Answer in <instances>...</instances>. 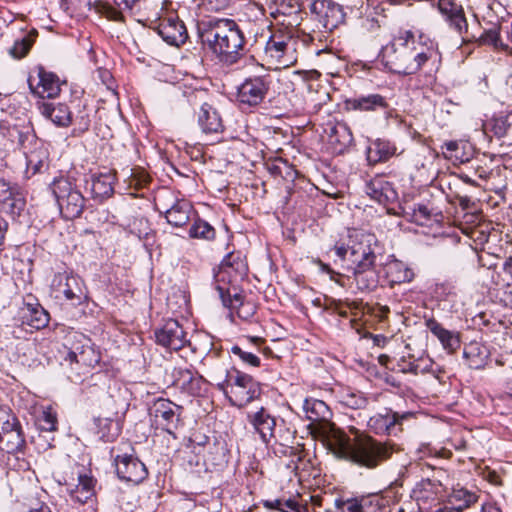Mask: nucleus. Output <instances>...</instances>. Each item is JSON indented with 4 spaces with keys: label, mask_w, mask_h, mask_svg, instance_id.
Wrapping results in <instances>:
<instances>
[{
    "label": "nucleus",
    "mask_w": 512,
    "mask_h": 512,
    "mask_svg": "<svg viewBox=\"0 0 512 512\" xmlns=\"http://www.w3.org/2000/svg\"><path fill=\"white\" fill-rule=\"evenodd\" d=\"M240 267H243V263L238 256H235L233 253H229L221 262V269H235L239 270Z\"/></svg>",
    "instance_id": "nucleus-49"
},
{
    "label": "nucleus",
    "mask_w": 512,
    "mask_h": 512,
    "mask_svg": "<svg viewBox=\"0 0 512 512\" xmlns=\"http://www.w3.org/2000/svg\"><path fill=\"white\" fill-rule=\"evenodd\" d=\"M25 440L21 429L0 433V449L7 453H15L22 449Z\"/></svg>",
    "instance_id": "nucleus-37"
},
{
    "label": "nucleus",
    "mask_w": 512,
    "mask_h": 512,
    "mask_svg": "<svg viewBox=\"0 0 512 512\" xmlns=\"http://www.w3.org/2000/svg\"><path fill=\"white\" fill-rule=\"evenodd\" d=\"M50 187L60 213L65 219L72 220L82 214L85 198L70 178H56Z\"/></svg>",
    "instance_id": "nucleus-7"
},
{
    "label": "nucleus",
    "mask_w": 512,
    "mask_h": 512,
    "mask_svg": "<svg viewBox=\"0 0 512 512\" xmlns=\"http://www.w3.org/2000/svg\"><path fill=\"white\" fill-rule=\"evenodd\" d=\"M231 353L238 356L244 363L254 367L260 365V359L255 354L242 350L239 346L234 345L231 347Z\"/></svg>",
    "instance_id": "nucleus-48"
},
{
    "label": "nucleus",
    "mask_w": 512,
    "mask_h": 512,
    "mask_svg": "<svg viewBox=\"0 0 512 512\" xmlns=\"http://www.w3.org/2000/svg\"><path fill=\"white\" fill-rule=\"evenodd\" d=\"M198 123L205 133H218L223 130V124L218 111L204 103L198 114Z\"/></svg>",
    "instance_id": "nucleus-26"
},
{
    "label": "nucleus",
    "mask_w": 512,
    "mask_h": 512,
    "mask_svg": "<svg viewBox=\"0 0 512 512\" xmlns=\"http://www.w3.org/2000/svg\"><path fill=\"white\" fill-rule=\"evenodd\" d=\"M203 44L211 50L224 65L239 61L244 47V36L235 21L231 19L210 20L201 33Z\"/></svg>",
    "instance_id": "nucleus-3"
},
{
    "label": "nucleus",
    "mask_w": 512,
    "mask_h": 512,
    "mask_svg": "<svg viewBox=\"0 0 512 512\" xmlns=\"http://www.w3.org/2000/svg\"><path fill=\"white\" fill-rule=\"evenodd\" d=\"M191 238L212 240L215 237L214 228L206 221L198 219L189 229Z\"/></svg>",
    "instance_id": "nucleus-41"
},
{
    "label": "nucleus",
    "mask_w": 512,
    "mask_h": 512,
    "mask_svg": "<svg viewBox=\"0 0 512 512\" xmlns=\"http://www.w3.org/2000/svg\"><path fill=\"white\" fill-rule=\"evenodd\" d=\"M298 44L292 29L273 30L266 40L263 60L271 69L289 67L297 62Z\"/></svg>",
    "instance_id": "nucleus-4"
},
{
    "label": "nucleus",
    "mask_w": 512,
    "mask_h": 512,
    "mask_svg": "<svg viewBox=\"0 0 512 512\" xmlns=\"http://www.w3.org/2000/svg\"><path fill=\"white\" fill-rule=\"evenodd\" d=\"M346 104L351 110L364 112H373L379 109H386L388 107L386 99L380 94H369L366 96L355 97L349 99Z\"/></svg>",
    "instance_id": "nucleus-25"
},
{
    "label": "nucleus",
    "mask_w": 512,
    "mask_h": 512,
    "mask_svg": "<svg viewBox=\"0 0 512 512\" xmlns=\"http://www.w3.org/2000/svg\"><path fill=\"white\" fill-rule=\"evenodd\" d=\"M192 380V373L189 370L173 369L171 379H168V372H165L164 382L170 386L185 388V386Z\"/></svg>",
    "instance_id": "nucleus-43"
},
{
    "label": "nucleus",
    "mask_w": 512,
    "mask_h": 512,
    "mask_svg": "<svg viewBox=\"0 0 512 512\" xmlns=\"http://www.w3.org/2000/svg\"><path fill=\"white\" fill-rule=\"evenodd\" d=\"M480 39L483 43L497 46L499 40V32L495 28L487 30L481 35Z\"/></svg>",
    "instance_id": "nucleus-52"
},
{
    "label": "nucleus",
    "mask_w": 512,
    "mask_h": 512,
    "mask_svg": "<svg viewBox=\"0 0 512 512\" xmlns=\"http://www.w3.org/2000/svg\"><path fill=\"white\" fill-rule=\"evenodd\" d=\"M303 507L295 499H283L280 512H301Z\"/></svg>",
    "instance_id": "nucleus-53"
},
{
    "label": "nucleus",
    "mask_w": 512,
    "mask_h": 512,
    "mask_svg": "<svg viewBox=\"0 0 512 512\" xmlns=\"http://www.w3.org/2000/svg\"><path fill=\"white\" fill-rule=\"evenodd\" d=\"M377 240L373 234L356 235L351 244L346 248L344 245H335L336 255L341 260H347L354 269L375 266Z\"/></svg>",
    "instance_id": "nucleus-6"
},
{
    "label": "nucleus",
    "mask_w": 512,
    "mask_h": 512,
    "mask_svg": "<svg viewBox=\"0 0 512 512\" xmlns=\"http://www.w3.org/2000/svg\"><path fill=\"white\" fill-rule=\"evenodd\" d=\"M399 450L400 447L392 441H378L371 436L357 434L354 439L339 437L335 453L355 465L375 469Z\"/></svg>",
    "instance_id": "nucleus-2"
},
{
    "label": "nucleus",
    "mask_w": 512,
    "mask_h": 512,
    "mask_svg": "<svg viewBox=\"0 0 512 512\" xmlns=\"http://www.w3.org/2000/svg\"><path fill=\"white\" fill-rule=\"evenodd\" d=\"M413 416L411 412L398 413L392 409L385 408L382 412L370 417L368 420V426L376 434H388L395 435L398 431H401L400 426L404 420H407Z\"/></svg>",
    "instance_id": "nucleus-14"
},
{
    "label": "nucleus",
    "mask_w": 512,
    "mask_h": 512,
    "mask_svg": "<svg viewBox=\"0 0 512 512\" xmlns=\"http://www.w3.org/2000/svg\"><path fill=\"white\" fill-rule=\"evenodd\" d=\"M510 127L507 118L499 117L494 120L493 131L496 136L503 137L507 134V131Z\"/></svg>",
    "instance_id": "nucleus-50"
},
{
    "label": "nucleus",
    "mask_w": 512,
    "mask_h": 512,
    "mask_svg": "<svg viewBox=\"0 0 512 512\" xmlns=\"http://www.w3.org/2000/svg\"><path fill=\"white\" fill-rule=\"evenodd\" d=\"M354 282L360 292H371L378 287L379 273L375 266L354 269Z\"/></svg>",
    "instance_id": "nucleus-30"
},
{
    "label": "nucleus",
    "mask_w": 512,
    "mask_h": 512,
    "mask_svg": "<svg viewBox=\"0 0 512 512\" xmlns=\"http://www.w3.org/2000/svg\"><path fill=\"white\" fill-rule=\"evenodd\" d=\"M180 411V406L162 398V420L167 422L166 425L162 424V430L173 434L179 423Z\"/></svg>",
    "instance_id": "nucleus-35"
},
{
    "label": "nucleus",
    "mask_w": 512,
    "mask_h": 512,
    "mask_svg": "<svg viewBox=\"0 0 512 512\" xmlns=\"http://www.w3.org/2000/svg\"><path fill=\"white\" fill-rule=\"evenodd\" d=\"M20 429V424L15 416L10 415L6 410H0V433H9Z\"/></svg>",
    "instance_id": "nucleus-46"
},
{
    "label": "nucleus",
    "mask_w": 512,
    "mask_h": 512,
    "mask_svg": "<svg viewBox=\"0 0 512 512\" xmlns=\"http://www.w3.org/2000/svg\"><path fill=\"white\" fill-rule=\"evenodd\" d=\"M95 432L104 442L114 441L121 432V426L113 417L98 416L94 418Z\"/></svg>",
    "instance_id": "nucleus-31"
},
{
    "label": "nucleus",
    "mask_w": 512,
    "mask_h": 512,
    "mask_svg": "<svg viewBox=\"0 0 512 512\" xmlns=\"http://www.w3.org/2000/svg\"><path fill=\"white\" fill-rule=\"evenodd\" d=\"M310 11L326 30L332 31L343 23L345 14L340 5L332 0H314Z\"/></svg>",
    "instance_id": "nucleus-13"
},
{
    "label": "nucleus",
    "mask_w": 512,
    "mask_h": 512,
    "mask_svg": "<svg viewBox=\"0 0 512 512\" xmlns=\"http://www.w3.org/2000/svg\"><path fill=\"white\" fill-rule=\"evenodd\" d=\"M77 480V484L67 483L66 490L73 501L84 504L95 495L96 480L86 473H79Z\"/></svg>",
    "instance_id": "nucleus-20"
},
{
    "label": "nucleus",
    "mask_w": 512,
    "mask_h": 512,
    "mask_svg": "<svg viewBox=\"0 0 512 512\" xmlns=\"http://www.w3.org/2000/svg\"><path fill=\"white\" fill-rule=\"evenodd\" d=\"M463 357L466 364L471 369H481L485 366L488 353L487 349L477 342H472L465 346Z\"/></svg>",
    "instance_id": "nucleus-34"
},
{
    "label": "nucleus",
    "mask_w": 512,
    "mask_h": 512,
    "mask_svg": "<svg viewBox=\"0 0 512 512\" xmlns=\"http://www.w3.org/2000/svg\"><path fill=\"white\" fill-rule=\"evenodd\" d=\"M115 176L111 173H103L92 176L91 192L94 198L104 199L114 192Z\"/></svg>",
    "instance_id": "nucleus-33"
},
{
    "label": "nucleus",
    "mask_w": 512,
    "mask_h": 512,
    "mask_svg": "<svg viewBox=\"0 0 512 512\" xmlns=\"http://www.w3.org/2000/svg\"><path fill=\"white\" fill-rule=\"evenodd\" d=\"M282 501H283V499H275V500H271V501H265L264 505L267 508L275 509V510L280 511L281 510Z\"/></svg>",
    "instance_id": "nucleus-58"
},
{
    "label": "nucleus",
    "mask_w": 512,
    "mask_h": 512,
    "mask_svg": "<svg viewBox=\"0 0 512 512\" xmlns=\"http://www.w3.org/2000/svg\"><path fill=\"white\" fill-rule=\"evenodd\" d=\"M39 426L45 431H55L57 429L56 414L51 409L43 411L42 417L39 420Z\"/></svg>",
    "instance_id": "nucleus-47"
},
{
    "label": "nucleus",
    "mask_w": 512,
    "mask_h": 512,
    "mask_svg": "<svg viewBox=\"0 0 512 512\" xmlns=\"http://www.w3.org/2000/svg\"><path fill=\"white\" fill-rule=\"evenodd\" d=\"M329 139L331 143L339 145V149L349 147L353 143V134L344 122H338L330 129Z\"/></svg>",
    "instance_id": "nucleus-36"
},
{
    "label": "nucleus",
    "mask_w": 512,
    "mask_h": 512,
    "mask_svg": "<svg viewBox=\"0 0 512 512\" xmlns=\"http://www.w3.org/2000/svg\"><path fill=\"white\" fill-rule=\"evenodd\" d=\"M216 290L222 304L231 311L235 310L240 319L247 321L254 316L256 312L255 305L251 302H245L240 293L234 290V293L232 294L229 289L225 290L221 286H217Z\"/></svg>",
    "instance_id": "nucleus-18"
},
{
    "label": "nucleus",
    "mask_w": 512,
    "mask_h": 512,
    "mask_svg": "<svg viewBox=\"0 0 512 512\" xmlns=\"http://www.w3.org/2000/svg\"><path fill=\"white\" fill-rule=\"evenodd\" d=\"M387 275L392 283L410 282L414 278L413 271L401 261H393L387 266Z\"/></svg>",
    "instance_id": "nucleus-38"
},
{
    "label": "nucleus",
    "mask_w": 512,
    "mask_h": 512,
    "mask_svg": "<svg viewBox=\"0 0 512 512\" xmlns=\"http://www.w3.org/2000/svg\"><path fill=\"white\" fill-rule=\"evenodd\" d=\"M37 34L38 33L36 30H32L29 33L23 35L21 38L17 39L13 46L9 49V54L14 59H21L25 57L30 51Z\"/></svg>",
    "instance_id": "nucleus-39"
},
{
    "label": "nucleus",
    "mask_w": 512,
    "mask_h": 512,
    "mask_svg": "<svg viewBox=\"0 0 512 512\" xmlns=\"http://www.w3.org/2000/svg\"><path fill=\"white\" fill-rule=\"evenodd\" d=\"M247 419L254 431L260 435L262 442L269 444L274 437L275 418L264 407H261L258 411L248 414Z\"/></svg>",
    "instance_id": "nucleus-19"
},
{
    "label": "nucleus",
    "mask_w": 512,
    "mask_h": 512,
    "mask_svg": "<svg viewBox=\"0 0 512 512\" xmlns=\"http://www.w3.org/2000/svg\"><path fill=\"white\" fill-rule=\"evenodd\" d=\"M403 372H411L413 374H418V365L414 363H409L407 367L403 368Z\"/></svg>",
    "instance_id": "nucleus-60"
},
{
    "label": "nucleus",
    "mask_w": 512,
    "mask_h": 512,
    "mask_svg": "<svg viewBox=\"0 0 512 512\" xmlns=\"http://www.w3.org/2000/svg\"><path fill=\"white\" fill-rule=\"evenodd\" d=\"M480 512H502L495 502L488 501L482 504Z\"/></svg>",
    "instance_id": "nucleus-57"
},
{
    "label": "nucleus",
    "mask_w": 512,
    "mask_h": 512,
    "mask_svg": "<svg viewBox=\"0 0 512 512\" xmlns=\"http://www.w3.org/2000/svg\"><path fill=\"white\" fill-rule=\"evenodd\" d=\"M138 0H114L117 8L108 4L103 5V13L113 21L121 22L124 20L122 11H131Z\"/></svg>",
    "instance_id": "nucleus-40"
},
{
    "label": "nucleus",
    "mask_w": 512,
    "mask_h": 512,
    "mask_svg": "<svg viewBox=\"0 0 512 512\" xmlns=\"http://www.w3.org/2000/svg\"><path fill=\"white\" fill-rule=\"evenodd\" d=\"M321 270L327 274H329L330 279L334 282H336L339 285H342L339 281V279L336 278V276H339L340 274L335 272L333 269L330 268L329 265L321 263Z\"/></svg>",
    "instance_id": "nucleus-56"
},
{
    "label": "nucleus",
    "mask_w": 512,
    "mask_h": 512,
    "mask_svg": "<svg viewBox=\"0 0 512 512\" xmlns=\"http://www.w3.org/2000/svg\"><path fill=\"white\" fill-rule=\"evenodd\" d=\"M50 290L55 299L69 301L74 305L81 304L86 299L84 282L71 272L56 273L51 281Z\"/></svg>",
    "instance_id": "nucleus-9"
},
{
    "label": "nucleus",
    "mask_w": 512,
    "mask_h": 512,
    "mask_svg": "<svg viewBox=\"0 0 512 512\" xmlns=\"http://www.w3.org/2000/svg\"><path fill=\"white\" fill-rule=\"evenodd\" d=\"M187 340L182 327L175 319H168L162 325V347L171 351L182 349Z\"/></svg>",
    "instance_id": "nucleus-21"
},
{
    "label": "nucleus",
    "mask_w": 512,
    "mask_h": 512,
    "mask_svg": "<svg viewBox=\"0 0 512 512\" xmlns=\"http://www.w3.org/2000/svg\"><path fill=\"white\" fill-rule=\"evenodd\" d=\"M134 449L129 442H121L110 450L114 459L116 473L121 480L135 484L147 476L146 466L133 455Z\"/></svg>",
    "instance_id": "nucleus-8"
},
{
    "label": "nucleus",
    "mask_w": 512,
    "mask_h": 512,
    "mask_svg": "<svg viewBox=\"0 0 512 512\" xmlns=\"http://www.w3.org/2000/svg\"><path fill=\"white\" fill-rule=\"evenodd\" d=\"M218 387L228 397L230 403L236 407H244L261 393L259 383L250 375L237 369L227 371L223 382Z\"/></svg>",
    "instance_id": "nucleus-5"
},
{
    "label": "nucleus",
    "mask_w": 512,
    "mask_h": 512,
    "mask_svg": "<svg viewBox=\"0 0 512 512\" xmlns=\"http://www.w3.org/2000/svg\"><path fill=\"white\" fill-rule=\"evenodd\" d=\"M374 151L379 153V157L377 159H374V161L386 160L391 155L389 151L382 150L381 143H375L372 147L369 148V158H371V153Z\"/></svg>",
    "instance_id": "nucleus-54"
},
{
    "label": "nucleus",
    "mask_w": 512,
    "mask_h": 512,
    "mask_svg": "<svg viewBox=\"0 0 512 512\" xmlns=\"http://www.w3.org/2000/svg\"><path fill=\"white\" fill-rule=\"evenodd\" d=\"M28 85L30 91L42 99L57 97L61 91V84L57 75L45 71L42 67L38 69L37 83L34 84V79L30 76L28 78Z\"/></svg>",
    "instance_id": "nucleus-16"
},
{
    "label": "nucleus",
    "mask_w": 512,
    "mask_h": 512,
    "mask_svg": "<svg viewBox=\"0 0 512 512\" xmlns=\"http://www.w3.org/2000/svg\"><path fill=\"white\" fill-rule=\"evenodd\" d=\"M303 410L312 423L328 422L332 413L328 405L319 399L308 398L303 403Z\"/></svg>",
    "instance_id": "nucleus-29"
},
{
    "label": "nucleus",
    "mask_w": 512,
    "mask_h": 512,
    "mask_svg": "<svg viewBox=\"0 0 512 512\" xmlns=\"http://www.w3.org/2000/svg\"><path fill=\"white\" fill-rule=\"evenodd\" d=\"M439 12L444 17L449 27L454 30L463 41L474 38L468 32V23L462 4L457 0H437Z\"/></svg>",
    "instance_id": "nucleus-11"
},
{
    "label": "nucleus",
    "mask_w": 512,
    "mask_h": 512,
    "mask_svg": "<svg viewBox=\"0 0 512 512\" xmlns=\"http://www.w3.org/2000/svg\"><path fill=\"white\" fill-rule=\"evenodd\" d=\"M346 404L352 408L360 409L366 406L367 400L361 395L350 394L347 396Z\"/></svg>",
    "instance_id": "nucleus-51"
},
{
    "label": "nucleus",
    "mask_w": 512,
    "mask_h": 512,
    "mask_svg": "<svg viewBox=\"0 0 512 512\" xmlns=\"http://www.w3.org/2000/svg\"><path fill=\"white\" fill-rule=\"evenodd\" d=\"M504 270L512 275V258H510L509 261L505 263Z\"/></svg>",
    "instance_id": "nucleus-62"
},
{
    "label": "nucleus",
    "mask_w": 512,
    "mask_h": 512,
    "mask_svg": "<svg viewBox=\"0 0 512 512\" xmlns=\"http://www.w3.org/2000/svg\"><path fill=\"white\" fill-rule=\"evenodd\" d=\"M433 512H457V510H452L451 508L449 507H442V508H439Z\"/></svg>",
    "instance_id": "nucleus-63"
},
{
    "label": "nucleus",
    "mask_w": 512,
    "mask_h": 512,
    "mask_svg": "<svg viewBox=\"0 0 512 512\" xmlns=\"http://www.w3.org/2000/svg\"><path fill=\"white\" fill-rule=\"evenodd\" d=\"M478 499L479 494L477 490H469L461 486L453 488L448 497L449 503L453 505V507L450 508L457 510V512H462L469 508L471 505L475 504Z\"/></svg>",
    "instance_id": "nucleus-28"
},
{
    "label": "nucleus",
    "mask_w": 512,
    "mask_h": 512,
    "mask_svg": "<svg viewBox=\"0 0 512 512\" xmlns=\"http://www.w3.org/2000/svg\"><path fill=\"white\" fill-rule=\"evenodd\" d=\"M46 152L44 150L31 151L26 156V167L27 171H31L32 174L39 172L45 165Z\"/></svg>",
    "instance_id": "nucleus-44"
},
{
    "label": "nucleus",
    "mask_w": 512,
    "mask_h": 512,
    "mask_svg": "<svg viewBox=\"0 0 512 512\" xmlns=\"http://www.w3.org/2000/svg\"><path fill=\"white\" fill-rule=\"evenodd\" d=\"M367 195L379 204H387L396 198V192L389 182L376 177L366 183Z\"/></svg>",
    "instance_id": "nucleus-22"
},
{
    "label": "nucleus",
    "mask_w": 512,
    "mask_h": 512,
    "mask_svg": "<svg viewBox=\"0 0 512 512\" xmlns=\"http://www.w3.org/2000/svg\"><path fill=\"white\" fill-rule=\"evenodd\" d=\"M269 89L267 77L255 76L247 78L239 87L237 97L240 103L249 106L260 104L265 98Z\"/></svg>",
    "instance_id": "nucleus-15"
},
{
    "label": "nucleus",
    "mask_w": 512,
    "mask_h": 512,
    "mask_svg": "<svg viewBox=\"0 0 512 512\" xmlns=\"http://www.w3.org/2000/svg\"><path fill=\"white\" fill-rule=\"evenodd\" d=\"M383 59L391 68L404 75L417 73L425 64L436 63L439 53L432 42L416 41L410 31H404L382 48Z\"/></svg>",
    "instance_id": "nucleus-1"
},
{
    "label": "nucleus",
    "mask_w": 512,
    "mask_h": 512,
    "mask_svg": "<svg viewBox=\"0 0 512 512\" xmlns=\"http://www.w3.org/2000/svg\"><path fill=\"white\" fill-rule=\"evenodd\" d=\"M465 145V143L458 141L445 142L442 146V149H445L443 153L446 158L464 163L469 160V156L464 155L461 151Z\"/></svg>",
    "instance_id": "nucleus-42"
},
{
    "label": "nucleus",
    "mask_w": 512,
    "mask_h": 512,
    "mask_svg": "<svg viewBox=\"0 0 512 512\" xmlns=\"http://www.w3.org/2000/svg\"><path fill=\"white\" fill-rule=\"evenodd\" d=\"M29 512H52L49 506L47 505H40L39 508L31 509Z\"/></svg>",
    "instance_id": "nucleus-61"
},
{
    "label": "nucleus",
    "mask_w": 512,
    "mask_h": 512,
    "mask_svg": "<svg viewBox=\"0 0 512 512\" xmlns=\"http://www.w3.org/2000/svg\"><path fill=\"white\" fill-rule=\"evenodd\" d=\"M186 39V27L179 19L176 9L171 2H162V40L168 45L179 47Z\"/></svg>",
    "instance_id": "nucleus-10"
},
{
    "label": "nucleus",
    "mask_w": 512,
    "mask_h": 512,
    "mask_svg": "<svg viewBox=\"0 0 512 512\" xmlns=\"http://www.w3.org/2000/svg\"><path fill=\"white\" fill-rule=\"evenodd\" d=\"M41 114L59 127H67L72 123V113L64 103H42Z\"/></svg>",
    "instance_id": "nucleus-23"
},
{
    "label": "nucleus",
    "mask_w": 512,
    "mask_h": 512,
    "mask_svg": "<svg viewBox=\"0 0 512 512\" xmlns=\"http://www.w3.org/2000/svg\"><path fill=\"white\" fill-rule=\"evenodd\" d=\"M192 206L186 200L177 201L164 213L167 223L175 228H181L188 223Z\"/></svg>",
    "instance_id": "nucleus-27"
},
{
    "label": "nucleus",
    "mask_w": 512,
    "mask_h": 512,
    "mask_svg": "<svg viewBox=\"0 0 512 512\" xmlns=\"http://www.w3.org/2000/svg\"><path fill=\"white\" fill-rule=\"evenodd\" d=\"M80 124L87 128L89 124V119L87 117H81Z\"/></svg>",
    "instance_id": "nucleus-64"
},
{
    "label": "nucleus",
    "mask_w": 512,
    "mask_h": 512,
    "mask_svg": "<svg viewBox=\"0 0 512 512\" xmlns=\"http://www.w3.org/2000/svg\"><path fill=\"white\" fill-rule=\"evenodd\" d=\"M413 211H414V216H415L417 219L419 218V219H425V220H427V219H429V218H430V215H431V213H430L429 209H428V208H427V206H426V205H424V204H417V205L414 207Z\"/></svg>",
    "instance_id": "nucleus-55"
},
{
    "label": "nucleus",
    "mask_w": 512,
    "mask_h": 512,
    "mask_svg": "<svg viewBox=\"0 0 512 512\" xmlns=\"http://www.w3.org/2000/svg\"><path fill=\"white\" fill-rule=\"evenodd\" d=\"M21 319L23 324L34 329H41L48 324L49 314L38 305L28 304L21 310Z\"/></svg>",
    "instance_id": "nucleus-32"
},
{
    "label": "nucleus",
    "mask_w": 512,
    "mask_h": 512,
    "mask_svg": "<svg viewBox=\"0 0 512 512\" xmlns=\"http://www.w3.org/2000/svg\"><path fill=\"white\" fill-rule=\"evenodd\" d=\"M425 325L429 331L437 337L445 350H448L451 353L460 346L459 337L455 333L445 329L434 318L426 319Z\"/></svg>",
    "instance_id": "nucleus-24"
},
{
    "label": "nucleus",
    "mask_w": 512,
    "mask_h": 512,
    "mask_svg": "<svg viewBox=\"0 0 512 512\" xmlns=\"http://www.w3.org/2000/svg\"><path fill=\"white\" fill-rule=\"evenodd\" d=\"M7 230V222L0 218V245L2 244L5 236V232Z\"/></svg>",
    "instance_id": "nucleus-59"
},
{
    "label": "nucleus",
    "mask_w": 512,
    "mask_h": 512,
    "mask_svg": "<svg viewBox=\"0 0 512 512\" xmlns=\"http://www.w3.org/2000/svg\"><path fill=\"white\" fill-rule=\"evenodd\" d=\"M65 348L62 366L70 370L71 374L80 377L86 370L99 362V356L94 349L87 345L77 346L70 350Z\"/></svg>",
    "instance_id": "nucleus-12"
},
{
    "label": "nucleus",
    "mask_w": 512,
    "mask_h": 512,
    "mask_svg": "<svg viewBox=\"0 0 512 512\" xmlns=\"http://www.w3.org/2000/svg\"><path fill=\"white\" fill-rule=\"evenodd\" d=\"M0 205L1 209L12 215L19 216L24 210L26 202L16 185L0 178Z\"/></svg>",
    "instance_id": "nucleus-17"
},
{
    "label": "nucleus",
    "mask_w": 512,
    "mask_h": 512,
    "mask_svg": "<svg viewBox=\"0 0 512 512\" xmlns=\"http://www.w3.org/2000/svg\"><path fill=\"white\" fill-rule=\"evenodd\" d=\"M335 508L338 512H364L362 500L358 498H338L335 500Z\"/></svg>",
    "instance_id": "nucleus-45"
}]
</instances>
